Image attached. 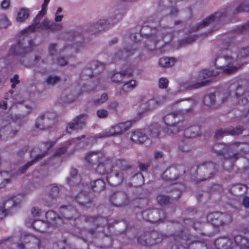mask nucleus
<instances>
[{
  "instance_id": "obj_1",
  "label": "nucleus",
  "mask_w": 249,
  "mask_h": 249,
  "mask_svg": "<svg viewBox=\"0 0 249 249\" xmlns=\"http://www.w3.org/2000/svg\"><path fill=\"white\" fill-rule=\"evenodd\" d=\"M33 32H21L17 43L13 45L9 53L15 56L20 57V63L27 67H33L39 65V61L41 59L40 53L30 54L32 48L36 45L31 39Z\"/></svg>"
},
{
  "instance_id": "obj_2",
  "label": "nucleus",
  "mask_w": 249,
  "mask_h": 249,
  "mask_svg": "<svg viewBox=\"0 0 249 249\" xmlns=\"http://www.w3.org/2000/svg\"><path fill=\"white\" fill-rule=\"evenodd\" d=\"M245 12H249V1L240 3L235 8H228L223 12H216L209 16L197 23L193 30L194 31L202 30L213 23L215 30H218L228 22L232 16L239 13Z\"/></svg>"
},
{
  "instance_id": "obj_3",
  "label": "nucleus",
  "mask_w": 249,
  "mask_h": 249,
  "mask_svg": "<svg viewBox=\"0 0 249 249\" xmlns=\"http://www.w3.org/2000/svg\"><path fill=\"white\" fill-rule=\"evenodd\" d=\"M240 144V143L238 142L229 144L215 143L212 146V151L217 156L234 162L244 157L249 151V145L248 144H243V145L238 148Z\"/></svg>"
},
{
  "instance_id": "obj_4",
  "label": "nucleus",
  "mask_w": 249,
  "mask_h": 249,
  "mask_svg": "<svg viewBox=\"0 0 249 249\" xmlns=\"http://www.w3.org/2000/svg\"><path fill=\"white\" fill-rule=\"evenodd\" d=\"M50 0H44L41 5V10L37 15L31 25L28 26V31H36V29L49 30L51 31H60L62 29V26L59 23H55L53 20L47 18H44L40 22L43 16L47 12V5Z\"/></svg>"
},
{
  "instance_id": "obj_5",
  "label": "nucleus",
  "mask_w": 249,
  "mask_h": 249,
  "mask_svg": "<svg viewBox=\"0 0 249 249\" xmlns=\"http://www.w3.org/2000/svg\"><path fill=\"white\" fill-rule=\"evenodd\" d=\"M183 112L184 110H176L163 118L165 124L168 126L165 129L168 135H175L183 130Z\"/></svg>"
},
{
  "instance_id": "obj_6",
  "label": "nucleus",
  "mask_w": 249,
  "mask_h": 249,
  "mask_svg": "<svg viewBox=\"0 0 249 249\" xmlns=\"http://www.w3.org/2000/svg\"><path fill=\"white\" fill-rule=\"evenodd\" d=\"M173 239L178 244H175L171 247V249H179V245L182 246L186 249H191L192 248H198L202 247L207 249L206 245L200 242L195 241L194 242L190 240V234L189 232L185 229H182L178 231H176L173 234Z\"/></svg>"
},
{
  "instance_id": "obj_7",
  "label": "nucleus",
  "mask_w": 249,
  "mask_h": 249,
  "mask_svg": "<svg viewBox=\"0 0 249 249\" xmlns=\"http://www.w3.org/2000/svg\"><path fill=\"white\" fill-rule=\"evenodd\" d=\"M213 64L217 70H219L223 73L229 74L234 73L240 67L239 65H234L233 59L228 55L222 54V52H220L215 59Z\"/></svg>"
},
{
  "instance_id": "obj_8",
  "label": "nucleus",
  "mask_w": 249,
  "mask_h": 249,
  "mask_svg": "<svg viewBox=\"0 0 249 249\" xmlns=\"http://www.w3.org/2000/svg\"><path fill=\"white\" fill-rule=\"evenodd\" d=\"M164 235L156 230L145 231L137 237V242L141 245L151 247L160 244Z\"/></svg>"
},
{
  "instance_id": "obj_9",
  "label": "nucleus",
  "mask_w": 249,
  "mask_h": 249,
  "mask_svg": "<svg viewBox=\"0 0 249 249\" xmlns=\"http://www.w3.org/2000/svg\"><path fill=\"white\" fill-rule=\"evenodd\" d=\"M115 167L122 170H127L131 168V165L124 160L117 159L112 165V169L110 171V185L116 186L120 184L123 181V174L113 169Z\"/></svg>"
},
{
  "instance_id": "obj_10",
  "label": "nucleus",
  "mask_w": 249,
  "mask_h": 249,
  "mask_svg": "<svg viewBox=\"0 0 249 249\" xmlns=\"http://www.w3.org/2000/svg\"><path fill=\"white\" fill-rule=\"evenodd\" d=\"M54 144L53 142H45L39 146L40 151L43 149L42 151L39 154H37L38 152L39 148L37 147L35 148L31 152V156L34 159L30 161H28L23 166L20 167L19 168V171L22 173H24L29 167L33 165L35 162L38 160L42 159L47 154L49 149L53 146Z\"/></svg>"
},
{
  "instance_id": "obj_11",
  "label": "nucleus",
  "mask_w": 249,
  "mask_h": 249,
  "mask_svg": "<svg viewBox=\"0 0 249 249\" xmlns=\"http://www.w3.org/2000/svg\"><path fill=\"white\" fill-rule=\"evenodd\" d=\"M217 165L213 162H203L197 166L196 173L199 181H204L212 178L217 172Z\"/></svg>"
},
{
  "instance_id": "obj_12",
  "label": "nucleus",
  "mask_w": 249,
  "mask_h": 249,
  "mask_svg": "<svg viewBox=\"0 0 249 249\" xmlns=\"http://www.w3.org/2000/svg\"><path fill=\"white\" fill-rule=\"evenodd\" d=\"M56 114L53 112H47L40 114L36 120V128L42 130H48L55 124Z\"/></svg>"
},
{
  "instance_id": "obj_13",
  "label": "nucleus",
  "mask_w": 249,
  "mask_h": 249,
  "mask_svg": "<svg viewBox=\"0 0 249 249\" xmlns=\"http://www.w3.org/2000/svg\"><path fill=\"white\" fill-rule=\"evenodd\" d=\"M207 219L209 222L216 227L228 225L232 220L230 214L218 212L208 213Z\"/></svg>"
},
{
  "instance_id": "obj_14",
  "label": "nucleus",
  "mask_w": 249,
  "mask_h": 249,
  "mask_svg": "<svg viewBox=\"0 0 249 249\" xmlns=\"http://www.w3.org/2000/svg\"><path fill=\"white\" fill-rule=\"evenodd\" d=\"M20 241V243L17 244L18 249H40V240L33 234H22Z\"/></svg>"
},
{
  "instance_id": "obj_15",
  "label": "nucleus",
  "mask_w": 249,
  "mask_h": 249,
  "mask_svg": "<svg viewBox=\"0 0 249 249\" xmlns=\"http://www.w3.org/2000/svg\"><path fill=\"white\" fill-rule=\"evenodd\" d=\"M142 215L143 219L153 223L163 222L166 216L164 210L154 208L143 211Z\"/></svg>"
},
{
  "instance_id": "obj_16",
  "label": "nucleus",
  "mask_w": 249,
  "mask_h": 249,
  "mask_svg": "<svg viewBox=\"0 0 249 249\" xmlns=\"http://www.w3.org/2000/svg\"><path fill=\"white\" fill-rule=\"evenodd\" d=\"M185 173L184 167L181 165L171 166L168 168L162 174V178L167 181L177 180L181 175Z\"/></svg>"
},
{
  "instance_id": "obj_17",
  "label": "nucleus",
  "mask_w": 249,
  "mask_h": 249,
  "mask_svg": "<svg viewBox=\"0 0 249 249\" xmlns=\"http://www.w3.org/2000/svg\"><path fill=\"white\" fill-rule=\"evenodd\" d=\"M226 97L219 93H212L204 96L203 101L205 106L213 108L220 103H223L226 100Z\"/></svg>"
},
{
  "instance_id": "obj_18",
  "label": "nucleus",
  "mask_w": 249,
  "mask_h": 249,
  "mask_svg": "<svg viewBox=\"0 0 249 249\" xmlns=\"http://www.w3.org/2000/svg\"><path fill=\"white\" fill-rule=\"evenodd\" d=\"M129 198L123 191H117L110 196V203L116 207H123L128 204Z\"/></svg>"
},
{
  "instance_id": "obj_19",
  "label": "nucleus",
  "mask_w": 249,
  "mask_h": 249,
  "mask_svg": "<svg viewBox=\"0 0 249 249\" xmlns=\"http://www.w3.org/2000/svg\"><path fill=\"white\" fill-rule=\"evenodd\" d=\"M105 154L100 151L89 152L85 156V160L89 167L94 168L99 162L104 160Z\"/></svg>"
},
{
  "instance_id": "obj_20",
  "label": "nucleus",
  "mask_w": 249,
  "mask_h": 249,
  "mask_svg": "<svg viewBox=\"0 0 249 249\" xmlns=\"http://www.w3.org/2000/svg\"><path fill=\"white\" fill-rule=\"evenodd\" d=\"M87 116L85 114H81L75 117L68 124L67 131L71 133L72 130H78L83 129L86 124Z\"/></svg>"
},
{
  "instance_id": "obj_21",
  "label": "nucleus",
  "mask_w": 249,
  "mask_h": 249,
  "mask_svg": "<svg viewBox=\"0 0 249 249\" xmlns=\"http://www.w3.org/2000/svg\"><path fill=\"white\" fill-rule=\"evenodd\" d=\"M87 116L85 114H81L75 117L68 124L67 131L71 133L72 130H78L83 129L86 124Z\"/></svg>"
},
{
  "instance_id": "obj_22",
  "label": "nucleus",
  "mask_w": 249,
  "mask_h": 249,
  "mask_svg": "<svg viewBox=\"0 0 249 249\" xmlns=\"http://www.w3.org/2000/svg\"><path fill=\"white\" fill-rule=\"evenodd\" d=\"M181 193L180 190L176 189L173 191L170 196L159 195L157 196V201L161 206H166L172 204L173 201H177L180 197Z\"/></svg>"
},
{
  "instance_id": "obj_23",
  "label": "nucleus",
  "mask_w": 249,
  "mask_h": 249,
  "mask_svg": "<svg viewBox=\"0 0 249 249\" xmlns=\"http://www.w3.org/2000/svg\"><path fill=\"white\" fill-rule=\"evenodd\" d=\"M243 130V127L240 125L236 127L231 126L225 129H219L216 131L214 137L216 139H218L229 135L237 136L242 134Z\"/></svg>"
},
{
  "instance_id": "obj_24",
  "label": "nucleus",
  "mask_w": 249,
  "mask_h": 249,
  "mask_svg": "<svg viewBox=\"0 0 249 249\" xmlns=\"http://www.w3.org/2000/svg\"><path fill=\"white\" fill-rule=\"evenodd\" d=\"M135 123V120L127 121L112 126L110 128V136L119 135L127 131L132 126L133 123Z\"/></svg>"
},
{
  "instance_id": "obj_25",
  "label": "nucleus",
  "mask_w": 249,
  "mask_h": 249,
  "mask_svg": "<svg viewBox=\"0 0 249 249\" xmlns=\"http://www.w3.org/2000/svg\"><path fill=\"white\" fill-rule=\"evenodd\" d=\"M45 217L47 220V223L51 227H57L62 223L59 215L53 211H48L46 213Z\"/></svg>"
},
{
  "instance_id": "obj_26",
  "label": "nucleus",
  "mask_w": 249,
  "mask_h": 249,
  "mask_svg": "<svg viewBox=\"0 0 249 249\" xmlns=\"http://www.w3.org/2000/svg\"><path fill=\"white\" fill-rule=\"evenodd\" d=\"M130 37L132 38L135 42H138L141 40L142 37H145L148 39L150 41L153 42L154 45L158 41L156 32L150 33L148 34H142V32H135L130 35Z\"/></svg>"
},
{
  "instance_id": "obj_27",
  "label": "nucleus",
  "mask_w": 249,
  "mask_h": 249,
  "mask_svg": "<svg viewBox=\"0 0 249 249\" xmlns=\"http://www.w3.org/2000/svg\"><path fill=\"white\" fill-rule=\"evenodd\" d=\"M65 36H71L70 40L71 41H74L73 46L77 47H80L86 43V40L85 39L83 35L80 33L76 32V34L73 35L72 32H64Z\"/></svg>"
},
{
  "instance_id": "obj_28",
  "label": "nucleus",
  "mask_w": 249,
  "mask_h": 249,
  "mask_svg": "<svg viewBox=\"0 0 249 249\" xmlns=\"http://www.w3.org/2000/svg\"><path fill=\"white\" fill-rule=\"evenodd\" d=\"M233 249H249V238L241 235L234 236Z\"/></svg>"
},
{
  "instance_id": "obj_29",
  "label": "nucleus",
  "mask_w": 249,
  "mask_h": 249,
  "mask_svg": "<svg viewBox=\"0 0 249 249\" xmlns=\"http://www.w3.org/2000/svg\"><path fill=\"white\" fill-rule=\"evenodd\" d=\"M214 244L217 249H233L234 248L233 243L225 237L217 238Z\"/></svg>"
},
{
  "instance_id": "obj_30",
  "label": "nucleus",
  "mask_w": 249,
  "mask_h": 249,
  "mask_svg": "<svg viewBox=\"0 0 249 249\" xmlns=\"http://www.w3.org/2000/svg\"><path fill=\"white\" fill-rule=\"evenodd\" d=\"M60 212L61 214L65 218L71 219L76 218L78 216L77 211L72 207L62 206L60 208Z\"/></svg>"
},
{
  "instance_id": "obj_31",
  "label": "nucleus",
  "mask_w": 249,
  "mask_h": 249,
  "mask_svg": "<svg viewBox=\"0 0 249 249\" xmlns=\"http://www.w3.org/2000/svg\"><path fill=\"white\" fill-rule=\"evenodd\" d=\"M157 106V101L154 99H150L142 103L139 107V113L143 114L154 109Z\"/></svg>"
},
{
  "instance_id": "obj_32",
  "label": "nucleus",
  "mask_w": 249,
  "mask_h": 249,
  "mask_svg": "<svg viewBox=\"0 0 249 249\" xmlns=\"http://www.w3.org/2000/svg\"><path fill=\"white\" fill-rule=\"evenodd\" d=\"M21 199L16 196L13 197L9 199L5 200L1 206L5 209L10 214H11V210L15 207H17L19 205Z\"/></svg>"
},
{
  "instance_id": "obj_33",
  "label": "nucleus",
  "mask_w": 249,
  "mask_h": 249,
  "mask_svg": "<svg viewBox=\"0 0 249 249\" xmlns=\"http://www.w3.org/2000/svg\"><path fill=\"white\" fill-rule=\"evenodd\" d=\"M130 139L134 142L142 144L148 139V136L142 130H137L132 133Z\"/></svg>"
},
{
  "instance_id": "obj_34",
  "label": "nucleus",
  "mask_w": 249,
  "mask_h": 249,
  "mask_svg": "<svg viewBox=\"0 0 249 249\" xmlns=\"http://www.w3.org/2000/svg\"><path fill=\"white\" fill-rule=\"evenodd\" d=\"M108 25L107 19H101L92 23L89 27V30L91 31H102Z\"/></svg>"
},
{
  "instance_id": "obj_35",
  "label": "nucleus",
  "mask_w": 249,
  "mask_h": 249,
  "mask_svg": "<svg viewBox=\"0 0 249 249\" xmlns=\"http://www.w3.org/2000/svg\"><path fill=\"white\" fill-rule=\"evenodd\" d=\"M230 92H233L235 96L238 98L242 96L246 90L245 86L238 82H234L229 86Z\"/></svg>"
},
{
  "instance_id": "obj_36",
  "label": "nucleus",
  "mask_w": 249,
  "mask_h": 249,
  "mask_svg": "<svg viewBox=\"0 0 249 249\" xmlns=\"http://www.w3.org/2000/svg\"><path fill=\"white\" fill-rule=\"evenodd\" d=\"M200 134V128L197 125L191 126L184 130V136L187 139H192L196 137Z\"/></svg>"
},
{
  "instance_id": "obj_37",
  "label": "nucleus",
  "mask_w": 249,
  "mask_h": 249,
  "mask_svg": "<svg viewBox=\"0 0 249 249\" xmlns=\"http://www.w3.org/2000/svg\"><path fill=\"white\" fill-rule=\"evenodd\" d=\"M194 145L192 140L185 138L178 143V147L180 151L189 152L194 148Z\"/></svg>"
},
{
  "instance_id": "obj_38",
  "label": "nucleus",
  "mask_w": 249,
  "mask_h": 249,
  "mask_svg": "<svg viewBox=\"0 0 249 249\" xmlns=\"http://www.w3.org/2000/svg\"><path fill=\"white\" fill-rule=\"evenodd\" d=\"M132 73L133 72L131 69H127L112 74L111 76V79L113 82H120L125 76H131Z\"/></svg>"
},
{
  "instance_id": "obj_39",
  "label": "nucleus",
  "mask_w": 249,
  "mask_h": 249,
  "mask_svg": "<svg viewBox=\"0 0 249 249\" xmlns=\"http://www.w3.org/2000/svg\"><path fill=\"white\" fill-rule=\"evenodd\" d=\"M32 226L35 230L41 232L49 231V229L51 227L47 222L41 220H34Z\"/></svg>"
},
{
  "instance_id": "obj_40",
  "label": "nucleus",
  "mask_w": 249,
  "mask_h": 249,
  "mask_svg": "<svg viewBox=\"0 0 249 249\" xmlns=\"http://www.w3.org/2000/svg\"><path fill=\"white\" fill-rule=\"evenodd\" d=\"M209 82V80L204 81L192 83V82H186L181 84V87L187 90L196 89L207 85Z\"/></svg>"
},
{
  "instance_id": "obj_41",
  "label": "nucleus",
  "mask_w": 249,
  "mask_h": 249,
  "mask_svg": "<svg viewBox=\"0 0 249 249\" xmlns=\"http://www.w3.org/2000/svg\"><path fill=\"white\" fill-rule=\"evenodd\" d=\"M197 37L198 36L197 35H194L192 36L185 37L182 39L179 40L178 42L177 48L178 49H179L191 44L194 42Z\"/></svg>"
},
{
  "instance_id": "obj_42",
  "label": "nucleus",
  "mask_w": 249,
  "mask_h": 249,
  "mask_svg": "<svg viewBox=\"0 0 249 249\" xmlns=\"http://www.w3.org/2000/svg\"><path fill=\"white\" fill-rule=\"evenodd\" d=\"M18 132V130L13 128V125L8 124L3 126L0 128V133L1 135L7 136L8 137L14 136Z\"/></svg>"
},
{
  "instance_id": "obj_43",
  "label": "nucleus",
  "mask_w": 249,
  "mask_h": 249,
  "mask_svg": "<svg viewBox=\"0 0 249 249\" xmlns=\"http://www.w3.org/2000/svg\"><path fill=\"white\" fill-rule=\"evenodd\" d=\"M246 190V185L236 184L232 186L230 192L232 195L238 196L244 194Z\"/></svg>"
},
{
  "instance_id": "obj_44",
  "label": "nucleus",
  "mask_w": 249,
  "mask_h": 249,
  "mask_svg": "<svg viewBox=\"0 0 249 249\" xmlns=\"http://www.w3.org/2000/svg\"><path fill=\"white\" fill-rule=\"evenodd\" d=\"M82 218L87 223H93V225L97 228L100 224L104 223L105 221L104 218L101 217H93L89 216H83Z\"/></svg>"
},
{
  "instance_id": "obj_45",
  "label": "nucleus",
  "mask_w": 249,
  "mask_h": 249,
  "mask_svg": "<svg viewBox=\"0 0 249 249\" xmlns=\"http://www.w3.org/2000/svg\"><path fill=\"white\" fill-rule=\"evenodd\" d=\"M108 163V159L106 158L105 156H104V160L101 162H99L97 165L96 166V168L94 167V169H95L96 172L100 174H106L107 173V170L106 165Z\"/></svg>"
},
{
  "instance_id": "obj_46",
  "label": "nucleus",
  "mask_w": 249,
  "mask_h": 249,
  "mask_svg": "<svg viewBox=\"0 0 249 249\" xmlns=\"http://www.w3.org/2000/svg\"><path fill=\"white\" fill-rule=\"evenodd\" d=\"M161 131V127L158 124H151L149 127V133L151 137L153 138H158Z\"/></svg>"
},
{
  "instance_id": "obj_47",
  "label": "nucleus",
  "mask_w": 249,
  "mask_h": 249,
  "mask_svg": "<svg viewBox=\"0 0 249 249\" xmlns=\"http://www.w3.org/2000/svg\"><path fill=\"white\" fill-rule=\"evenodd\" d=\"M105 187V183L102 179H98L91 183V188L95 192H100Z\"/></svg>"
},
{
  "instance_id": "obj_48",
  "label": "nucleus",
  "mask_w": 249,
  "mask_h": 249,
  "mask_svg": "<svg viewBox=\"0 0 249 249\" xmlns=\"http://www.w3.org/2000/svg\"><path fill=\"white\" fill-rule=\"evenodd\" d=\"M76 98V96L73 95L71 92L65 91L62 93L60 100L64 103H70L75 101Z\"/></svg>"
},
{
  "instance_id": "obj_49",
  "label": "nucleus",
  "mask_w": 249,
  "mask_h": 249,
  "mask_svg": "<svg viewBox=\"0 0 249 249\" xmlns=\"http://www.w3.org/2000/svg\"><path fill=\"white\" fill-rule=\"evenodd\" d=\"M29 16V10L26 8H22L17 14L16 20L18 22L24 21Z\"/></svg>"
},
{
  "instance_id": "obj_50",
  "label": "nucleus",
  "mask_w": 249,
  "mask_h": 249,
  "mask_svg": "<svg viewBox=\"0 0 249 249\" xmlns=\"http://www.w3.org/2000/svg\"><path fill=\"white\" fill-rule=\"evenodd\" d=\"M176 62L174 58L162 57L159 59V65L163 67H171Z\"/></svg>"
},
{
  "instance_id": "obj_51",
  "label": "nucleus",
  "mask_w": 249,
  "mask_h": 249,
  "mask_svg": "<svg viewBox=\"0 0 249 249\" xmlns=\"http://www.w3.org/2000/svg\"><path fill=\"white\" fill-rule=\"evenodd\" d=\"M8 172H0V188L4 187L6 184L10 182Z\"/></svg>"
},
{
  "instance_id": "obj_52",
  "label": "nucleus",
  "mask_w": 249,
  "mask_h": 249,
  "mask_svg": "<svg viewBox=\"0 0 249 249\" xmlns=\"http://www.w3.org/2000/svg\"><path fill=\"white\" fill-rule=\"evenodd\" d=\"M124 84L122 87V90L125 92H128L133 90L136 86V81L134 80H129L128 82H124Z\"/></svg>"
},
{
  "instance_id": "obj_53",
  "label": "nucleus",
  "mask_w": 249,
  "mask_h": 249,
  "mask_svg": "<svg viewBox=\"0 0 249 249\" xmlns=\"http://www.w3.org/2000/svg\"><path fill=\"white\" fill-rule=\"evenodd\" d=\"M61 78L59 76L55 75H50L48 76L45 82L49 86H54L60 82Z\"/></svg>"
},
{
  "instance_id": "obj_54",
  "label": "nucleus",
  "mask_w": 249,
  "mask_h": 249,
  "mask_svg": "<svg viewBox=\"0 0 249 249\" xmlns=\"http://www.w3.org/2000/svg\"><path fill=\"white\" fill-rule=\"evenodd\" d=\"M133 183L136 186H141L144 183V178L142 173L136 174L132 178Z\"/></svg>"
},
{
  "instance_id": "obj_55",
  "label": "nucleus",
  "mask_w": 249,
  "mask_h": 249,
  "mask_svg": "<svg viewBox=\"0 0 249 249\" xmlns=\"http://www.w3.org/2000/svg\"><path fill=\"white\" fill-rule=\"evenodd\" d=\"M134 52L133 50L132 52H131L130 50L128 49V48H126L124 49V50L119 51L117 55L119 57V58L122 59H124L127 58L130 55H132Z\"/></svg>"
},
{
  "instance_id": "obj_56",
  "label": "nucleus",
  "mask_w": 249,
  "mask_h": 249,
  "mask_svg": "<svg viewBox=\"0 0 249 249\" xmlns=\"http://www.w3.org/2000/svg\"><path fill=\"white\" fill-rule=\"evenodd\" d=\"M219 72L213 70H204L201 72V77L206 78L210 76H216L218 75Z\"/></svg>"
},
{
  "instance_id": "obj_57",
  "label": "nucleus",
  "mask_w": 249,
  "mask_h": 249,
  "mask_svg": "<svg viewBox=\"0 0 249 249\" xmlns=\"http://www.w3.org/2000/svg\"><path fill=\"white\" fill-rule=\"evenodd\" d=\"M10 24V22L5 15L0 16V29H5Z\"/></svg>"
},
{
  "instance_id": "obj_58",
  "label": "nucleus",
  "mask_w": 249,
  "mask_h": 249,
  "mask_svg": "<svg viewBox=\"0 0 249 249\" xmlns=\"http://www.w3.org/2000/svg\"><path fill=\"white\" fill-rule=\"evenodd\" d=\"M59 189L57 186H52L49 192V196L53 199H55L59 195Z\"/></svg>"
},
{
  "instance_id": "obj_59",
  "label": "nucleus",
  "mask_w": 249,
  "mask_h": 249,
  "mask_svg": "<svg viewBox=\"0 0 249 249\" xmlns=\"http://www.w3.org/2000/svg\"><path fill=\"white\" fill-rule=\"evenodd\" d=\"M83 198H86V196L84 192H80L75 198V201L80 205H85L87 202L83 200Z\"/></svg>"
},
{
  "instance_id": "obj_60",
  "label": "nucleus",
  "mask_w": 249,
  "mask_h": 249,
  "mask_svg": "<svg viewBox=\"0 0 249 249\" xmlns=\"http://www.w3.org/2000/svg\"><path fill=\"white\" fill-rule=\"evenodd\" d=\"M249 56V46L247 47L243 48L239 52L237 57L246 58Z\"/></svg>"
},
{
  "instance_id": "obj_61",
  "label": "nucleus",
  "mask_w": 249,
  "mask_h": 249,
  "mask_svg": "<svg viewBox=\"0 0 249 249\" xmlns=\"http://www.w3.org/2000/svg\"><path fill=\"white\" fill-rule=\"evenodd\" d=\"M249 31V20L245 23L238 25L234 31Z\"/></svg>"
},
{
  "instance_id": "obj_62",
  "label": "nucleus",
  "mask_w": 249,
  "mask_h": 249,
  "mask_svg": "<svg viewBox=\"0 0 249 249\" xmlns=\"http://www.w3.org/2000/svg\"><path fill=\"white\" fill-rule=\"evenodd\" d=\"M168 85V80L164 77H161L159 79V87L161 89H165Z\"/></svg>"
},
{
  "instance_id": "obj_63",
  "label": "nucleus",
  "mask_w": 249,
  "mask_h": 249,
  "mask_svg": "<svg viewBox=\"0 0 249 249\" xmlns=\"http://www.w3.org/2000/svg\"><path fill=\"white\" fill-rule=\"evenodd\" d=\"M108 99V95L106 93L103 94L100 99H98L94 101V104L99 105L104 103Z\"/></svg>"
},
{
  "instance_id": "obj_64",
  "label": "nucleus",
  "mask_w": 249,
  "mask_h": 249,
  "mask_svg": "<svg viewBox=\"0 0 249 249\" xmlns=\"http://www.w3.org/2000/svg\"><path fill=\"white\" fill-rule=\"evenodd\" d=\"M187 104L189 106L188 108H186L184 110V111L187 113L191 110H192L196 104V100L192 99H189L188 100V102L187 103Z\"/></svg>"
}]
</instances>
